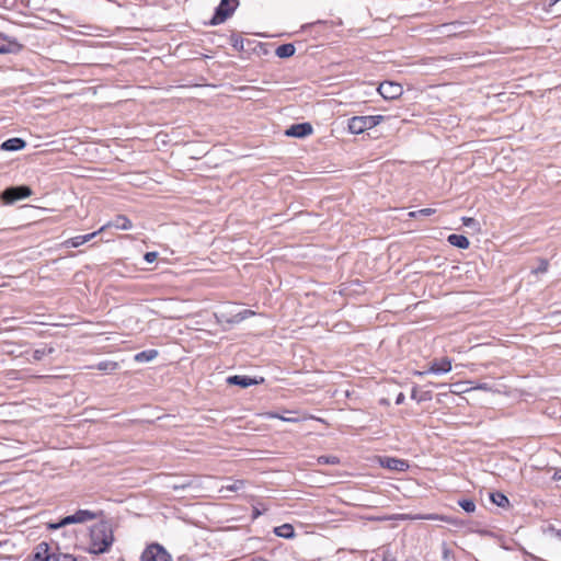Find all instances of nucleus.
I'll list each match as a JSON object with an SVG mask.
<instances>
[{"instance_id":"10","label":"nucleus","mask_w":561,"mask_h":561,"mask_svg":"<svg viewBox=\"0 0 561 561\" xmlns=\"http://www.w3.org/2000/svg\"><path fill=\"white\" fill-rule=\"evenodd\" d=\"M378 462L381 467L392 471L402 472L409 469V463L407 460L393 457H379Z\"/></svg>"},{"instance_id":"34","label":"nucleus","mask_w":561,"mask_h":561,"mask_svg":"<svg viewBox=\"0 0 561 561\" xmlns=\"http://www.w3.org/2000/svg\"><path fill=\"white\" fill-rule=\"evenodd\" d=\"M462 220H463V225L467 227H472V226L477 225V221L474 218L465 217Z\"/></svg>"},{"instance_id":"32","label":"nucleus","mask_w":561,"mask_h":561,"mask_svg":"<svg viewBox=\"0 0 561 561\" xmlns=\"http://www.w3.org/2000/svg\"><path fill=\"white\" fill-rule=\"evenodd\" d=\"M157 257H158V252H154V251L147 252L144 255L145 261L148 263H153L157 260Z\"/></svg>"},{"instance_id":"1","label":"nucleus","mask_w":561,"mask_h":561,"mask_svg":"<svg viewBox=\"0 0 561 561\" xmlns=\"http://www.w3.org/2000/svg\"><path fill=\"white\" fill-rule=\"evenodd\" d=\"M90 552L100 554L108 550L114 541L113 530L107 523H99L91 528Z\"/></svg>"},{"instance_id":"25","label":"nucleus","mask_w":561,"mask_h":561,"mask_svg":"<svg viewBox=\"0 0 561 561\" xmlns=\"http://www.w3.org/2000/svg\"><path fill=\"white\" fill-rule=\"evenodd\" d=\"M458 504L467 513H473L476 511V503L470 499L459 500Z\"/></svg>"},{"instance_id":"22","label":"nucleus","mask_w":561,"mask_h":561,"mask_svg":"<svg viewBox=\"0 0 561 561\" xmlns=\"http://www.w3.org/2000/svg\"><path fill=\"white\" fill-rule=\"evenodd\" d=\"M411 398L417 402L431 400L432 396L430 391H424L423 388H411Z\"/></svg>"},{"instance_id":"2","label":"nucleus","mask_w":561,"mask_h":561,"mask_svg":"<svg viewBox=\"0 0 561 561\" xmlns=\"http://www.w3.org/2000/svg\"><path fill=\"white\" fill-rule=\"evenodd\" d=\"M385 119L382 115L353 116L348 119L347 129L351 134L359 135L379 125Z\"/></svg>"},{"instance_id":"28","label":"nucleus","mask_w":561,"mask_h":561,"mask_svg":"<svg viewBox=\"0 0 561 561\" xmlns=\"http://www.w3.org/2000/svg\"><path fill=\"white\" fill-rule=\"evenodd\" d=\"M549 262L546 259H539V264L537 267H535L531 273L535 275L543 274L548 271Z\"/></svg>"},{"instance_id":"13","label":"nucleus","mask_w":561,"mask_h":561,"mask_svg":"<svg viewBox=\"0 0 561 561\" xmlns=\"http://www.w3.org/2000/svg\"><path fill=\"white\" fill-rule=\"evenodd\" d=\"M105 227L106 226H103L98 231H94L92 233L70 238L65 241V245L67 248H78V247L89 242L90 240H92L96 234H99L101 231H103L105 229Z\"/></svg>"},{"instance_id":"5","label":"nucleus","mask_w":561,"mask_h":561,"mask_svg":"<svg viewBox=\"0 0 561 561\" xmlns=\"http://www.w3.org/2000/svg\"><path fill=\"white\" fill-rule=\"evenodd\" d=\"M451 369V360L448 357L434 358L428 363V367L422 371H414V375L424 376H440L447 374Z\"/></svg>"},{"instance_id":"31","label":"nucleus","mask_w":561,"mask_h":561,"mask_svg":"<svg viewBox=\"0 0 561 561\" xmlns=\"http://www.w3.org/2000/svg\"><path fill=\"white\" fill-rule=\"evenodd\" d=\"M117 367V363L113 362H101L98 364L100 370H114Z\"/></svg>"},{"instance_id":"33","label":"nucleus","mask_w":561,"mask_h":561,"mask_svg":"<svg viewBox=\"0 0 561 561\" xmlns=\"http://www.w3.org/2000/svg\"><path fill=\"white\" fill-rule=\"evenodd\" d=\"M8 460L7 446L0 443V462Z\"/></svg>"},{"instance_id":"24","label":"nucleus","mask_w":561,"mask_h":561,"mask_svg":"<svg viewBox=\"0 0 561 561\" xmlns=\"http://www.w3.org/2000/svg\"><path fill=\"white\" fill-rule=\"evenodd\" d=\"M435 213H436V210L434 208H422L419 210L410 211L409 217H412V218L428 217Z\"/></svg>"},{"instance_id":"42","label":"nucleus","mask_w":561,"mask_h":561,"mask_svg":"<svg viewBox=\"0 0 561 561\" xmlns=\"http://www.w3.org/2000/svg\"><path fill=\"white\" fill-rule=\"evenodd\" d=\"M558 473L554 474V479H561V476H557Z\"/></svg>"},{"instance_id":"20","label":"nucleus","mask_w":561,"mask_h":561,"mask_svg":"<svg viewBox=\"0 0 561 561\" xmlns=\"http://www.w3.org/2000/svg\"><path fill=\"white\" fill-rule=\"evenodd\" d=\"M110 225L121 230H129L133 227L131 221L124 215L116 216Z\"/></svg>"},{"instance_id":"14","label":"nucleus","mask_w":561,"mask_h":561,"mask_svg":"<svg viewBox=\"0 0 561 561\" xmlns=\"http://www.w3.org/2000/svg\"><path fill=\"white\" fill-rule=\"evenodd\" d=\"M26 146V141L20 137H13L4 140L0 145V149L4 151H19L24 149Z\"/></svg>"},{"instance_id":"43","label":"nucleus","mask_w":561,"mask_h":561,"mask_svg":"<svg viewBox=\"0 0 561 561\" xmlns=\"http://www.w3.org/2000/svg\"><path fill=\"white\" fill-rule=\"evenodd\" d=\"M559 11V15H561V10H558Z\"/></svg>"},{"instance_id":"8","label":"nucleus","mask_w":561,"mask_h":561,"mask_svg":"<svg viewBox=\"0 0 561 561\" xmlns=\"http://www.w3.org/2000/svg\"><path fill=\"white\" fill-rule=\"evenodd\" d=\"M377 90L385 100L399 99L403 93L402 85L393 81L381 82Z\"/></svg>"},{"instance_id":"26","label":"nucleus","mask_w":561,"mask_h":561,"mask_svg":"<svg viewBox=\"0 0 561 561\" xmlns=\"http://www.w3.org/2000/svg\"><path fill=\"white\" fill-rule=\"evenodd\" d=\"M54 352V347L49 346H45L43 348H38V350H35L34 351V354H33V357L37 360H41L43 359L46 355L48 354H51Z\"/></svg>"},{"instance_id":"37","label":"nucleus","mask_w":561,"mask_h":561,"mask_svg":"<svg viewBox=\"0 0 561 561\" xmlns=\"http://www.w3.org/2000/svg\"><path fill=\"white\" fill-rule=\"evenodd\" d=\"M462 383V381H455V382H440V383H437L436 386H450V387H454V386H460Z\"/></svg>"},{"instance_id":"38","label":"nucleus","mask_w":561,"mask_h":561,"mask_svg":"<svg viewBox=\"0 0 561 561\" xmlns=\"http://www.w3.org/2000/svg\"><path fill=\"white\" fill-rule=\"evenodd\" d=\"M425 518H427V519L447 520L445 517H443V516H437V515H428V516H426Z\"/></svg>"},{"instance_id":"4","label":"nucleus","mask_w":561,"mask_h":561,"mask_svg":"<svg viewBox=\"0 0 561 561\" xmlns=\"http://www.w3.org/2000/svg\"><path fill=\"white\" fill-rule=\"evenodd\" d=\"M239 5V0H220L209 21L210 25H218L230 18Z\"/></svg>"},{"instance_id":"12","label":"nucleus","mask_w":561,"mask_h":561,"mask_svg":"<svg viewBox=\"0 0 561 561\" xmlns=\"http://www.w3.org/2000/svg\"><path fill=\"white\" fill-rule=\"evenodd\" d=\"M22 49V45L16 41H10L8 36L0 34V54H16Z\"/></svg>"},{"instance_id":"6","label":"nucleus","mask_w":561,"mask_h":561,"mask_svg":"<svg viewBox=\"0 0 561 561\" xmlns=\"http://www.w3.org/2000/svg\"><path fill=\"white\" fill-rule=\"evenodd\" d=\"M96 518V514L89 510H79L75 514L64 517L60 522L48 524L49 529H58L70 524H82Z\"/></svg>"},{"instance_id":"9","label":"nucleus","mask_w":561,"mask_h":561,"mask_svg":"<svg viewBox=\"0 0 561 561\" xmlns=\"http://www.w3.org/2000/svg\"><path fill=\"white\" fill-rule=\"evenodd\" d=\"M228 386H257L265 382L261 376L233 375L224 378Z\"/></svg>"},{"instance_id":"29","label":"nucleus","mask_w":561,"mask_h":561,"mask_svg":"<svg viewBox=\"0 0 561 561\" xmlns=\"http://www.w3.org/2000/svg\"><path fill=\"white\" fill-rule=\"evenodd\" d=\"M264 415L266 417L279 419V420L284 421V422H290V423H296V422L299 421L297 417H287V415H282V414L275 413V412H267Z\"/></svg>"},{"instance_id":"15","label":"nucleus","mask_w":561,"mask_h":561,"mask_svg":"<svg viewBox=\"0 0 561 561\" xmlns=\"http://www.w3.org/2000/svg\"><path fill=\"white\" fill-rule=\"evenodd\" d=\"M447 241L453 247H456V248L462 249V250L468 249L470 245L469 239L463 234L451 233L448 236Z\"/></svg>"},{"instance_id":"17","label":"nucleus","mask_w":561,"mask_h":561,"mask_svg":"<svg viewBox=\"0 0 561 561\" xmlns=\"http://www.w3.org/2000/svg\"><path fill=\"white\" fill-rule=\"evenodd\" d=\"M274 534L278 537L291 539L295 537V530L293 525L290 524H283L280 526H277L274 528Z\"/></svg>"},{"instance_id":"36","label":"nucleus","mask_w":561,"mask_h":561,"mask_svg":"<svg viewBox=\"0 0 561 561\" xmlns=\"http://www.w3.org/2000/svg\"><path fill=\"white\" fill-rule=\"evenodd\" d=\"M559 2H561V0H549L547 10L553 11V7H556Z\"/></svg>"},{"instance_id":"41","label":"nucleus","mask_w":561,"mask_h":561,"mask_svg":"<svg viewBox=\"0 0 561 561\" xmlns=\"http://www.w3.org/2000/svg\"><path fill=\"white\" fill-rule=\"evenodd\" d=\"M473 389H474V388H469V390H473ZM481 389H482V390H488L489 388L483 387V388H481Z\"/></svg>"},{"instance_id":"19","label":"nucleus","mask_w":561,"mask_h":561,"mask_svg":"<svg viewBox=\"0 0 561 561\" xmlns=\"http://www.w3.org/2000/svg\"><path fill=\"white\" fill-rule=\"evenodd\" d=\"M245 485V481L244 480H233L231 483L227 484V485H222L221 489L219 490L220 493H222L224 497H227V495L225 494V492H238L240 490H242Z\"/></svg>"},{"instance_id":"7","label":"nucleus","mask_w":561,"mask_h":561,"mask_svg":"<svg viewBox=\"0 0 561 561\" xmlns=\"http://www.w3.org/2000/svg\"><path fill=\"white\" fill-rule=\"evenodd\" d=\"M141 561H171V556L162 546L152 543L142 552Z\"/></svg>"},{"instance_id":"3","label":"nucleus","mask_w":561,"mask_h":561,"mask_svg":"<svg viewBox=\"0 0 561 561\" xmlns=\"http://www.w3.org/2000/svg\"><path fill=\"white\" fill-rule=\"evenodd\" d=\"M33 194L28 185L9 186L1 192V201L5 205H12L19 201L25 199Z\"/></svg>"},{"instance_id":"18","label":"nucleus","mask_w":561,"mask_h":561,"mask_svg":"<svg viewBox=\"0 0 561 561\" xmlns=\"http://www.w3.org/2000/svg\"><path fill=\"white\" fill-rule=\"evenodd\" d=\"M295 51H296V48H295L294 44L286 43V44L279 45L276 48L275 55L278 58H289V57L294 56Z\"/></svg>"},{"instance_id":"16","label":"nucleus","mask_w":561,"mask_h":561,"mask_svg":"<svg viewBox=\"0 0 561 561\" xmlns=\"http://www.w3.org/2000/svg\"><path fill=\"white\" fill-rule=\"evenodd\" d=\"M159 355V352L154 348H150V350H145L142 352H139L137 353L135 356H134V359L137 362V363H149L153 359H156Z\"/></svg>"},{"instance_id":"40","label":"nucleus","mask_w":561,"mask_h":561,"mask_svg":"<svg viewBox=\"0 0 561 561\" xmlns=\"http://www.w3.org/2000/svg\"><path fill=\"white\" fill-rule=\"evenodd\" d=\"M66 561H76V558L72 556H65Z\"/></svg>"},{"instance_id":"23","label":"nucleus","mask_w":561,"mask_h":561,"mask_svg":"<svg viewBox=\"0 0 561 561\" xmlns=\"http://www.w3.org/2000/svg\"><path fill=\"white\" fill-rule=\"evenodd\" d=\"M490 499L499 507H507L510 505L508 499L501 492L491 493Z\"/></svg>"},{"instance_id":"35","label":"nucleus","mask_w":561,"mask_h":561,"mask_svg":"<svg viewBox=\"0 0 561 561\" xmlns=\"http://www.w3.org/2000/svg\"><path fill=\"white\" fill-rule=\"evenodd\" d=\"M49 557L47 554L43 556L41 552H36L34 561H48Z\"/></svg>"},{"instance_id":"27","label":"nucleus","mask_w":561,"mask_h":561,"mask_svg":"<svg viewBox=\"0 0 561 561\" xmlns=\"http://www.w3.org/2000/svg\"><path fill=\"white\" fill-rule=\"evenodd\" d=\"M319 465H339L340 459L336 456H320L317 459Z\"/></svg>"},{"instance_id":"21","label":"nucleus","mask_w":561,"mask_h":561,"mask_svg":"<svg viewBox=\"0 0 561 561\" xmlns=\"http://www.w3.org/2000/svg\"><path fill=\"white\" fill-rule=\"evenodd\" d=\"M251 316H254V311H252L250 309H243V310L239 311L238 313L233 314L227 321L231 324H238Z\"/></svg>"},{"instance_id":"11","label":"nucleus","mask_w":561,"mask_h":561,"mask_svg":"<svg viewBox=\"0 0 561 561\" xmlns=\"http://www.w3.org/2000/svg\"><path fill=\"white\" fill-rule=\"evenodd\" d=\"M313 128L310 123L294 124L285 130V135L294 138H305L311 135Z\"/></svg>"},{"instance_id":"39","label":"nucleus","mask_w":561,"mask_h":561,"mask_svg":"<svg viewBox=\"0 0 561 561\" xmlns=\"http://www.w3.org/2000/svg\"><path fill=\"white\" fill-rule=\"evenodd\" d=\"M404 396L402 393H399L396 399L397 404H401L403 402Z\"/></svg>"},{"instance_id":"30","label":"nucleus","mask_w":561,"mask_h":561,"mask_svg":"<svg viewBox=\"0 0 561 561\" xmlns=\"http://www.w3.org/2000/svg\"><path fill=\"white\" fill-rule=\"evenodd\" d=\"M230 42H231V45L232 47L238 50V51H241L243 50V38L240 37V36H237L236 34H232L231 37H230Z\"/></svg>"}]
</instances>
